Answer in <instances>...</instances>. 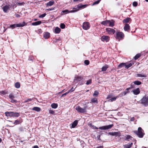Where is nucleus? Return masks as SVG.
I'll use <instances>...</instances> for the list:
<instances>
[{
    "mask_svg": "<svg viewBox=\"0 0 148 148\" xmlns=\"http://www.w3.org/2000/svg\"><path fill=\"white\" fill-rule=\"evenodd\" d=\"M90 126L93 129H98V128L96 127L95 126L92 125V124H90ZM113 126V124H110L107 125L103 126L101 127H99V129L101 130H108L111 129Z\"/></svg>",
    "mask_w": 148,
    "mask_h": 148,
    "instance_id": "nucleus-1",
    "label": "nucleus"
},
{
    "mask_svg": "<svg viewBox=\"0 0 148 148\" xmlns=\"http://www.w3.org/2000/svg\"><path fill=\"white\" fill-rule=\"evenodd\" d=\"M114 21L113 20H106L101 22V24L106 26L113 27L114 25Z\"/></svg>",
    "mask_w": 148,
    "mask_h": 148,
    "instance_id": "nucleus-2",
    "label": "nucleus"
},
{
    "mask_svg": "<svg viewBox=\"0 0 148 148\" xmlns=\"http://www.w3.org/2000/svg\"><path fill=\"white\" fill-rule=\"evenodd\" d=\"M140 103L145 107L148 106V96L145 95L139 101Z\"/></svg>",
    "mask_w": 148,
    "mask_h": 148,
    "instance_id": "nucleus-3",
    "label": "nucleus"
},
{
    "mask_svg": "<svg viewBox=\"0 0 148 148\" xmlns=\"http://www.w3.org/2000/svg\"><path fill=\"white\" fill-rule=\"evenodd\" d=\"M84 77L83 76L76 75L74 78V81L76 83L79 82L80 85H82L84 83Z\"/></svg>",
    "mask_w": 148,
    "mask_h": 148,
    "instance_id": "nucleus-4",
    "label": "nucleus"
},
{
    "mask_svg": "<svg viewBox=\"0 0 148 148\" xmlns=\"http://www.w3.org/2000/svg\"><path fill=\"white\" fill-rule=\"evenodd\" d=\"M134 133L140 138H142L145 134L144 130L141 127H139L137 131L134 132Z\"/></svg>",
    "mask_w": 148,
    "mask_h": 148,
    "instance_id": "nucleus-5",
    "label": "nucleus"
},
{
    "mask_svg": "<svg viewBox=\"0 0 148 148\" xmlns=\"http://www.w3.org/2000/svg\"><path fill=\"white\" fill-rule=\"evenodd\" d=\"M116 36L115 37V38L119 41H120L121 40H123L124 37V35L122 32H116Z\"/></svg>",
    "mask_w": 148,
    "mask_h": 148,
    "instance_id": "nucleus-6",
    "label": "nucleus"
},
{
    "mask_svg": "<svg viewBox=\"0 0 148 148\" xmlns=\"http://www.w3.org/2000/svg\"><path fill=\"white\" fill-rule=\"evenodd\" d=\"M87 107V106H85L83 108H82L79 106H77L76 107L75 109L78 112L80 113H84L86 112V108Z\"/></svg>",
    "mask_w": 148,
    "mask_h": 148,
    "instance_id": "nucleus-7",
    "label": "nucleus"
},
{
    "mask_svg": "<svg viewBox=\"0 0 148 148\" xmlns=\"http://www.w3.org/2000/svg\"><path fill=\"white\" fill-rule=\"evenodd\" d=\"M74 10H72L71 11H69L68 10H62L61 13V15H63L65 14H68L69 13H73L79 10V9H76L75 8H73Z\"/></svg>",
    "mask_w": 148,
    "mask_h": 148,
    "instance_id": "nucleus-8",
    "label": "nucleus"
},
{
    "mask_svg": "<svg viewBox=\"0 0 148 148\" xmlns=\"http://www.w3.org/2000/svg\"><path fill=\"white\" fill-rule=\"evenodd\" d=\"M82 28L84 30H88L90 28V25L88 22H84L82 25Z\"/></svg>",
    "mask_w": 148,
    "mask_h": 148,
    "instance_id": "nucleus-9",
    "label": "nucleus"
},
{
    "mask_svg": "<svg viewBox=\"0 0 148 148\" xmlns=\"http://www.w3.org/2000/svg\"><path fill=\"white\" fill-rule=\"evenodd\" d=\"M106 32L109 34H113L115 33V32L114 29L110 28H106Z\"/></svg>",
    "mask_w": 148,
    "mask_h": 148,
    "instance_id": "nucleus-10",
    "label": "nucleus"
},
{
    "mask_svg": "<svg viewBox=\"0 0 148 148\" xmlns=\"http://www.w3.org/2000/svg\"><path fill=\"white\" fill-rule=\"evenodd\" d=\"M101 41L103 42H108L109 41L110 38L108 36H103L101 38Z\"/></svg>",
    "mask_w": 148,
    "mask_h": 148,
    "instance_id": "nucleus-11",
    "label": "nucleus"
},
{
    "mask_svg": "<svg viewBox=\"0 0 148 148\" xmlns=\"http://www.w3.org/2000/svg\"><path fill=\"white\" fill-rule=\"evenodd\" d=\"M130 29V27L128 24H125L124 27V29L125 31L129 32Z\"/></svg>",
    "mask_w": 148,
    "mask_h": 148,
    "instance_id": "nucleus-12",
    "label": "nucleus"
},
{
    "mask_svg": "<svg viewBox=\"0 0 148 148\" xmlns=\"http://www.w3.org/2000/svg\"><path fill=\"white\" fill-rule=\"evenodd\" d=\"M16 27H21L27 25V23L23 21L22 23L16 24Z\"/></svg>",
    "mask_w": 148,
    "mask_h": 148,
    "instance_id": "nucleus-13",
    "label": "nucleus"
},
{
    "mask_svg": "<svg viewBox=\"0 0 148 148\" xmlns=\"http://www.w3.org/2000/svg\"><path fill=\"white\" fill-rule=\"evenodd\" d=\"M108 134L112 136H119L120 135V133L118 132H110Z\"/></svg>",
    "mask_w": 148,
    "mask_h": 148,
    "instance_id": "nucleus-14",
    "label": "nucleus"
},
{
    "mask_svg": "<svg viewBox=\"0 0 148 148\" xmlns=\"http://www.w3.org/2000/svg\"><path fill=\"white\" fill-rule=\"evenodd\" d=\"M11 115L12 117H18L19 116V113L17 112H11Z\"/></svg>",
    "mask_w": 148,
    "mask_h": 148,
    "instance_id": "nucleus-15",
    "label": "nucleus"
},
{
    "mask_svg": "<svg viewBox=\"0 0 148 148\" xmlns=\"http://www.w3.org/2000/svg\"><path fill=\"white\" fill-rule=\"evenodd\" d=\"M132 92L135 95H137L140 93L139 88H138L136 89L133 90Z\"/></svg>",
    "mask_w": 148,
    "mask_h": 148,
    "instance_id": "nucleus-16",
    "label": "nucleus"
},
{
    "mask_svg": "<svg viewBox=\"0 0 148 148\" xmlns=\"http://www.w3.org/2000/svg\"><path fill=\"white\" fill-rule=\"evenodd\" d=\"M50 36V33L48 32H45L43 34V37L46 39L49 38Z\"/></svg>",
    "mask_w": 148,
    "mask_h": 148,
    "instance_id": "nucleus-17",
    "label": "nucleus"
},
{
    "mask_svg": "<svg viewBox=\"0 0 148 148\" xmlns=\"http://www.w3.org/2000/svg\"><path fill=\"white\" fill-rule=\"evenodd\" d=\"M88 6L87 5L85 4V5H82L81 4H79L77 6V8H86Z\"/></svg>",
    "mask_w": 148,
    "mask_h": 148,
    "instance_id": "nucleus-18",
    "label": "nucleus"
},
{
    "mask_svg": "<svg viewBox=\"0 0 148 148\" xmlns=\"http://www.w3.org/2000/svg\"><path fill=\"white\" fill-rule=\"evenodd\" d=\"M78 123V121L77 120L75 121L72 123H71V128H74L77 125Z\"/></svg>",
    "mask_w": 148,
    "mask_h": 148,
    "instance_id": "nucleus-19",
    "label": "nucleus"
},
{
    "mask_svg": "<svg viewBox=\"0 0 148 148\" xmlns=\"http://www.w3.org/2000/svg\"><path fill=\"white\" fill-rule=\"evenodd\" d=\"M22 121V119H20L19 120L17 119L13 123L15 125H16L21 123Z\"/></svg>",
    "mask_w": 148,
    "mask_h": 148,
    "instance_id": "nucleus-20",
    "label": "nucleus"
},
{
    "mask_svg": "<svg viewBox=\"0 0 148 148\" xmlns=\"http://www.w3.org/2000/svg\"><path fill=\"white\" fill-rule=\"evenodd\" d=\"M10 7L9 5H6L3 7V11L5 12H7V11L9 9Z\"/></svg>",
    "mask_w": 148,
    "mask_h": 148,
    "instance_id": "nucleus-21",
    "label": "nucleus"
},
{
    "mask_svg": "<svg viewBox=\"0 0 148 148\" xmlns=\"http://www.w3.org/2000/svg\"><path fill=\"white\" fill-rule=\"evenodd\" d=\"M125 137V140L127 141H129L132 140L133 138L131 136L129 135H126Z\"/></svg>",
    "mask_w": 148,
    "mask_h": 148,
    "instance_id": "nucleus-22",
    "label": "nucleus"
},
{
    "mask_svg": "<svg viewBox=\"0 0 148 148\" xmlns=\"http://www.w3.org/2000/svg\"><path fill=\"white\" fill-rule=\"evenodd\" d=\"M128 92V91H125L124 92H122L121 93H120L117 97H121L125 96L127 93Z\"/></svg>",
    "mask_w": 148,
    "mask_h": 148,
    "instance_id": "nucleus-23",
    "label": "nucleus"
},
{
    "mask_svg": "<svg viewBox=\"0 0 148 148\" xmlns=\"http://www.w3.org/2000/svg\"><path fill=\"white\" fill-rule=\"evenodd\" d=\"M61 29L58 27H56L54 30V32L56 34H59L61 31Z\"/></svg>",
    "mask_w": 148,
    "mask_h": 148,
    "instance_id": "nucleus-24",
    "label": "nucleus"
},
{
    "mask_svg": "<svg viewBox=\"0 0 148 148\" xmlns=\"http://www.w3.org/2000/svg\"><path fill=\"white\" fill-rule=\"evenodd\" d=\"M41 23V22L40 21H37L35 22H33L32 23V25L36 26L39 25Z\"/></svg>",
    "mask_w": 148,
    "mask_h": 148,
    "instance_id": "nucleus-25",
    "label": "nucleus"
},
{
    "mask_svg": "<svg viewBox=\"0 0 148 148\" xmlns=\"http://www.w3.org/2000/svg\"><path fill=\"white\" fill-rule=\"evenodd\" d=\"M108 67V65L107 64H105L101 68V71H106Z\"/></svg>",
    "mask_w": 148,
    "mask_h": 148,
    "instance_id": "nucleus-26",
    "label": "nucleus"
},
{
    "mask_svg": "<svg viewBox=\"0 0 148 148\" xmlns=\"http://www.w3.org/2000/svg\"><path fill=\"white\" fill-rule=\"evenodd\" d=\"M132 145V143H129L127 144L124 145V146H125V147L127 148H130L131 147Z\"/></svg>",
    "mask_w": 148,
    "mask_h": 148,
    "instance_id": "nucleus-27",
    "label": "nucleus"
},
{
    "mask_svg": "<svg viewBox=\"0 0 148 148\" xmlns=\"http://www.w3.org/2000/svg\"><path fill=\"white\" fill-rule=\"evenodd\" d=\"M32 110L36 111L37 112L40 111L41 110L40 108L37 107H33L32 109Z\"/></svg>",
    "mask_w": 148,
    "mask_h": 148,
    "instance_id": "nucleus-28",
    "label": "nucleus"
},
{
    "mask_svg": "<svg viewBox=\"0 0 148 148\" xmlns=\"http://www.w3.org/2000/svg\"><path fill=\"white\" fill-rule=\"evenodd\" d=\"M125 64L126 63H121L119 65L118 67L119 69H121L124 66L125 67Z\"/></svg>",
    "mask_w": 148,
    "mask_h": 148,
    "instance_id": "nucleus-29",
    "label": "nucleus"
},
{
    "mask_svg": "<svg viewBox=\"0 0 148 148\" xmlns=\"http://www.w3.org/2000/svg\"><path fill=\"white\" fill-rule=\"evenodd\" d=\"M54 1H50L49 2L47 3L46 5L47 6H50L52 5L54 3Z\"/></svg>",
    "mask_w": 148,
    "mask_h": 148,
    "instance_id": "nucleus-30",
    "label": "nucleus"
},
{
    "mask_svg": "<svg viewBox=\"0 0 148 148\" xmlns=\"http://www.w3.org/2000/svg\"><path fill=\"white\" fill-rule=\"evenodd\" d=\"M51 106L52 108L56 109L58 107V105L57 103H53L51 104Z\"/></svg>",
    "mask_w": 148,
    "mask_h": 148,
    "instance_id": "nucleus-31",
    "label": "nucleus"
},
{
    "mask_svg": "<svg viewBox=\"0 0 148 148\" xmlns=\"http://www.w3.org/2000/svg\"><path fill=\"white\" fill-rule=\"evenodd\" d=\"M118 98V97L116 96V97H112L111 99H109V101L111 102H112L113 101H114L116 100L117 98Z\"/></svg>",
    "mask_w": 148,
    "mask_h": 148,
    "instance_id": "nucleus-32",
    "label": "nucleus"
},
{
    "mask_svg": "<svg viewBox=\"0 0 148 148\" xmlns=\"http://www.w3.org/2000/svg\"><path fill=\"white\" fill-rule=\"evenodd\" d=\"M137 76L140 77H147V75L145 74H137Z\"/></svg>",
    "mask_w": 148,
    "mask_h": 148,
    "instance_id": "nucleus-33",
    "label": "nucleus"
},
{
    "mask_svg": "<svg viewBox=\"0 0 148 148\" xmlns=\"http://www.w3.org/2000/svg\"><path fill=\"white\" fill-rule=\"evenodd\" d=\"M134 84L139 85L141 84V82L140 81L136 80L133 82Z\"/></svg>",
    "mask_w": 148,
    "mask_h": 148,
    "instance_id": "nucleus-34",
    "label": "nucleus"
},
{
    "mask_svg": "<svg viewBox=\"0 0 148 148\" xmlns=\"http://www.w3.org/2000/svg\"><path fill=\"white\" fill-rule=\"evenodd\" d=\"M5 114L6 116H8V117H11V112H5Z\"/></svg>",
    "mask_w": 148,
    "mask_h": 148,
    "instance_id": "nucleus-35",
    "label": "nucleus"
},
{
    "mask_svg": "<svg viewBox=\"0 0 148 148\" xmlns=\"http://www.w3.org/2000/svg\"><path fill=\"white\" fill-rule=\"evenodd\" d=\"M8 92L6 90H2L0 91V94L1 95H5Z\"/></svg>",
    "mask_w": 148,
    "mask_h": 148,
    "instance_id": "nucleus-36",
    "label": "nucleus"
},
{
    "mask_svg": "<svg viewBox=\"0 0 148 148\" xmlns=\"http://www.w3.org/2000/svg\"><path fill=\"white\" fill-rule=\"evenodd\" d=\"M127 63H126L125 65V68L127 69L131 66H132V64L131 63H130L129 64H127Z\"/></svg>",
    "mask_w": 148,
    "mask_h": 148,
    "instance_id": "nucleus-37",
    "label": "nucleus"
},
{
    "mask_svg": "<svg viewBox=\"0 0 148 148\" xmlns=\"http://www.w3.org/2000/svg\"><path fill=\"white\" fill-rule=\"evenodd\" d=\"M130 18H127L126 19H124L123 21V23H128L129 22Z\"/></svg>",
    "mask_w": 148,
    "mask_h": 148,
    "instance_id": "nucleus-38",
    "label": "nucleus"
},
{
    "mask_svg": "<svg viewBox=\"0 0 148 148\" xmlns=\"http://www.w3.org/2000/svg\"><path fill=\"white\" fill-rule=\"evenodd\" d=\"M15 87L16 88H18L20 87V84L19 83L17 82L15 84Z\"/></svg>",
    "mask_w": 148,
    "mask_h": 148,
    "instance_id": "nucleus-39",
    "label": "nucleus"
},
{
    "mask_svg": "<svg viewBox=\"0 0 148 148\" xmlns=\"http://www.w3.org/2000/svg\"><path fill=\"white\" fill-rule=\"evenodd\" d=\"M91 101L92 103H97L98 102L96 98H93L91 99Z\"/></svg>",
    "mask_w": 148,
    "mask_h": 148,
    "instance_id": "nucleus-40",
    "label": "nucleus"
},
{
    "mask_svg": "<svg viewBox=\"0 0 148 148\" xmlns=\"http://www.w3.org/2000/svg\"><path fill=\"white\" fill-rule=\"evenodd\" d=\"M140 54H137L134 56V58L135 60H136L140 57Z\"/></svg>",
    "mask_w": 148,
    "mask_h": 148,
    "instance_id": "nucleus-41",
    "label": "nucleus"
},
{
    "mask_svg": "<svg viewBox=\"0 0 148 148\" xmlns=\"http://www.w3.org/2000/svg\"><path fill=\"white\" fill-rule=\"evenodd\" d=\"M92 79H91L88 80L86 82V84L87 85H88L90 84H91L92 83Z\"/></svg>",
    "mask_w": 148,
    "mask_h": 148,
    "instance_id": "nucleus-42",
    "label": "nucleus"
},
{
    "mask_svg": "<svg viewBox=\"0 0 148 148\" xmlns=\"http://www.w3.org/2000/svg\"><path fill=\"white\" fill-rule=\"evenodd\" d=\"M10 27L12 29H13L14 28L16 27V24L11 25H10Z\"/></svg>",
    "mask_w": 148,
    "mask_h": 148,
    "instance_id": "nucleus-43",
    "label": "nucleus"
},
{
    "mask_svg": "<svg viewBox=\"0 0 148 148\" xmlns=\"http://www.w3.org/2000/svg\"><path fill=\"white\" fill-rule=\"evenodd\" d=\"M99 94V93L97 91L95 90L94 91V93L93 94V95L94 96H97Z\"/></svg>",
    "mask_w": 148,
    "mask_h": 148,
    "instance_id": "nucleus-44",
    "label": "nucleus"
},
{
    "mask_svg": "<svg viewBox=\"0 0 148 148\" xmlns=\"http://www.w3.org/2000/svg\"><path fill=\"white\" fill-rule=\"evenodd\" d=\"M60 27L61 28L63 29L65 28V25L64 23H62L60 24Z\"/></svg>",
    "mask_w": 148,
    "mask_h": 148,
    "instance_id": "nucleus-45",
    "label": "nucleus"
},
{
    "mask_svg": "<svg viewBox=\"0 0 148 148\" xmlns=\"http://www.w3.org/2000/svg\"><path fill=\"white\" fill-rule=\"evenodd\" d=\"M9 97L10 99H14L15 98L14 95L12 94H10Z\"/></svg>",
    "mask_w": 148,
    "mask_h": 148,
    "instance_id": "nucleus-46",
    "label": "nucleus"
},
{
    "mask_svg": "<svg viewBox=\"0 0 148 148\" xmlns=\"http://www.w3.org/2000/svg\"><path fill=\"white\" fill-rule=\"evenodd\" d=\"M33 100V98L32 99H28L25 101L23 103H25L27 102H28L29 101H30Z\"/></svg>",
    "mask_w": 148,
    "mask_h": 148,
    "instance_id": "nucleus-47",
    "label": "nucleus"
},
{
    "mask_svg": "<svg viewBox=\"0 0 148 148\" xmlns=\"http://www.w3.org/2000/svg\"><path fill=\"white\" fill-rule=\"evenodd\" d=\"M49 113L51 114H54L55 112L54 111L51 110H49Z\"/></svg>",
    "mask_w": 148,
    "mask_h": 148,
    "instance_id": "nucleus-48",
    "label": "nucleus"
},
{
    "mask_svg": "<svg viewBox=\"0 0 148 148\" xmlns=\"http://www.w3.org/2000/svg\"><path fill=\"white\" fill-rule=\"evenodd\" d=\"M46 15V13H44L42 15L39 16V17L40 18H42L45 17Z\"/></svg>",
    "mask_w": 148,
    "mask_h": 148,
    "instance_id": "nucleus-49",
    "label": "nucleus"
},
{
    "mask_svg": "<svg viewBox=\"0 0 148 148\" xmlns=\"http://www.w3.org/2000/svg\"><path fill=\"white\" fill-rule=\"evenodd\" d=\"M85 64L86 65H88L89 64V61L88 60H86L84 61Z\"/></svg>",
    "mask_w": 148,
    "mask_h": 148,
    "instance_id": "nucleus-50",
    "label": "nucleus"
},
{
    "mask_svg": "<svg viewBox=\"0 0 148 148\" xmlns=\"http://www.w3.org/2000/svg\"><path fill=\"white\" fill-rule=\"evenodd\" d=\"M10 99L11 100V102L12 103H16L17 102V101L16 100L14 99Z\"/></svg>",
    "mask_w": 148,
    "mask_h": 148,
    "instance_id": "nucleus-51",
    "label": "nucleus"
},
{
    "mask_svg": "<svg viewBox=\"0 0 148 148\" xmlns=\"http://www.w3.org/2000/svg\"><path fill=\"white\" fill-rule=\"evenodd\" d=\"M75 89V88H74L73 87H72L70 90L68 91V92H69V93L72 92Z\"/></svg>",
    "mask_w": 148,
    "mask_h": 148,
    "instance_id": "nucleus-52",
    "label": "nucleus"
},
{
    "mask_svg": "<svg viewBox=\"0 0 148 148\" xmlns=\"http://www.w3.org/2000/svg\"><path fill=\"white\" fill-rule=\"evenodd\" d=\"M138 3L137 2L134 1L133 3V5L134 7H136Z\"/></svg>",
    "mask_w": 148,
    "mask_h": 148,
    "instance_id": "nucleus-53",
    "label": "nucleus"
},
{
    "mask_svg": "<svg viewBox=\"0 0 148 148\" xmlns=\"http://www.w3.org/2000/svg\"><path fill=\"white\" fill-rule=\"evenodd\" d=\"M68 93H69V92H68H68H66V93L62 94V95L61 96V97H64L66 95L68 94Z\"/></svg>",
    "mask_w": 148,
    "mask_h": 148,
    "instance_id": "nucleus-54",
    "label": "nucleus"
},
{
    "mask_svg": "<svg viewBox=\"0 0 148 148\" xmlns=\"http://www.w3.org/2000/svg\"><path fill=\"white\" fill-rule=\"evenodd\" d=\"M112 95H109L107 97L106 99H111V98H112Z\"/></svg>",
    "mask_w": 148,
    "mask_h": 148,
    "instance_id": "nucleus-55",
    "label": "nucleus"
},
{
    "mask_svg": "<svg viewBox=\"0 0 148 148\" xmlns=\"http://www.w3.org/2000/svg\"><path fill=\"white\" fill-rule=\"evenodd\" d=\"M99 3V1L98 0L97 1H95L93 3V5L97 4H98Z\"/></svg>",
    "mask_w": 148,
    "mask_h": 148,
    "instance_id": "nucleus-56",
    "label": "nucleus"
},
{
    "mask_svg": "<svg viewBox=\"0 0 148 148\" xmlns=\"http://www.w3.org/2000/svg\"><path fill=\"white\" fill-rule=\"evenodd\" d=\"M134 120L135 118L134 117H133L131 118L130 121H133Z\"/></svg>",
    "mask_w": 148,
    "mask_h": 148,
    "instance_id": "nucleus-57",
    "label": "nucleus"
},
{
    "mask_svg": "<svg viewBox=\"0 0 148 148\" xmlns=\"http://www.w3.org/2000/svg\"><path fill=\"white\" fill-rule=\"evenodd\" d=\"M54 8H49L48 9H47L46 10L48 11H51L53 10H54Z\"/></svg>",
    "mask_w": 148,
    "mask_h": 148,
    "instance_id": "nucleus-58",
    "label": "nucleus"
},
{
    "mask_svg": "<svg viewBox=\"0 0 148 148\" xmlns=\"http://www.w3.org/2000/svg\"><path fill=\"white\" fill-rule=\"evenodd\" d=\"M103 146H100L96 147V148H103Z\"/></svg>",
    "mask_w": 148,
    "mask_h": 148,
    "instance_id": "nucleus-59",
    "label": "nucleus"
},
{
    "mask_svg": "<svg viewBox=\"0 0 148 148\" xmlns=\"http://www.w3.org/2000/svg\"><path fill=\"white\" fill-rule=\"evenodd\" d=\"M15 15L17 17H20V15L18 14H15Z\"/></svg>",
    "mask_w": 148,
    "mask_h": 148,
    "instance_id": "nucleus-60",
    "label": "nucleus"
},
{
    "mask_svg": "<svg viewBox=\"0 0 148 148\" xmlns=\"http://www.w3.org/2000/svg\"><path fill=\"white\" fill-rule=\"evenodd\" d=\"M33 148H39L38 146L37 145L34 146Z\"/></svg>",
    "mask_w": 148,
    "mask_h": 148,
    "instance_id": "nucleus-61",
    "label": "nucleus"
},
{
    "mask_svg": "<svg viewBox=\"0 0 148 148\" xmlns=\"http://www.w3.org/2000/svg\"><path fill=\"white\" fill-rule=\"evenodd\" d=\"M82 1V0H73V1L74 2H76V1H79L80 2H81Z\"/></svg>",
    "mask_w": 148,
    "mask_h": 148,
    "instance_id": "nucleus-62",
    "label": "nucleus"
},
{
    "mask_svg": "<svg viewBox=\"0 0 148 148\" xmlns=\"http://www.w3.org/2000/svg\"><path fill=\"white\" fill-rule=\"evenodd\" d=\"M23 4V3H18V4H19L20 5H22Z\"/></svg>",
    "mask_w": 148,
    "mask_h": 148,
    "instance_id": "nucleus-63",
    "label": "nucleus"
},
{
    "mask_svg": "<svg viewBox=\"0 0 148 148\" xmlns=\"http://www.w3.org/2000/svg\"><path fill=\"white\" fill-rule=\"evenodd\" d=\"M129 89H130V88H127L126 89V90H127V91H128L129 90Z\"/></svg>",
    "mask_w": 148,
    "mask_h": 148,
    "instance_id": "nucleus-64",
    "label": "nucleus"
}]
</instances>
